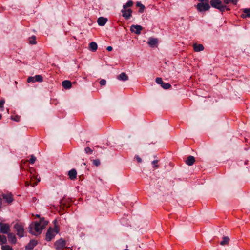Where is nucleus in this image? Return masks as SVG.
I'll list each match as a JSON object with an SVG mask.
<instances>
[{"label": "nucleus", "mask_w": 250, "mask_h": 250, "mask_svg": "<svg viewBox=\"0 0 250 250\" xmlns=\"http://www.w3.org/2000/svg\"><path fill=\"white\" fill-rule=\"evenodd\" d=\"M48 223L43 218H41L39 222H34L29 225V232L34 235L41 234Z\"/></svg>", "instance_id": "f257e3e1"}, {"label": "nucleus", "mask_w": 250, "mask_h": 250, "mask_svg": "<svg viewBox=\"0 0 250 250\" xmlns=\"http://www.w3.org/2000/svg\"><path fill=\"white\" fill-rule=\"evenodd\" d=\"M14 228L16 230L17 235L20 237L21 238L24 236V226L21 223H17L14 225Z\"/></svg>", "instance_id": "f03ea898"}, {"label": "nucleus", "mask_w": 250, "mask_h": 250, "mask_svg": "<svg viewBox=\"0 0 250 250\" xmlns=\"http://www.w3.org/2000/svg\"><path fill=\"white\" fill-rule=\"evenodd\" d=\"M196 7L198 12H201L209 10L210 8V5L209 2H200L196 5Z\"/></svg>", "instance_id": "7ed1b4c3"}, {"label": "nucleus", "mask_w": 250, "mask_h": 250, "mask_svg": "<svg viewBox=\"0 0 250 250\" xmlns=\"http://www.w3.org/2000/svg\"><path fill=\"white\" fill-rule=\"evenodd\" d=\"M66 245V241L62 238H60L55 242L54 247L56 250H61V249L65 248Z\"/></svg>", "instance_id": "20e7f679"}, {"label": "nucleus", "mask_w": 250, "mask_h": 250, "mask_svg": "<svg viewBox=\"0 0 250 250\" xmlns=\"http://www.w3.org/2000/svg\"><path fill=\"white\" fill-rule=\"evenodd\" d=\"M0 232L8 234L10 232V227L8 224L0 223Z\"/></svg>", "instance_id": "39448f33"}, {"label": "nucleus", "mask_w": 250, "mask_h": 250, "mask_svg": "<svg viewBox=\"0 0 250 250\" xmlns=\"http://www.w3.org/2000/svg\"><path fill=\"white\" fill-rule=\"evenodd\" d=\"M121 13H122V16L126 20L129 19L131 17L132 10L131 9H124L121 10Z\"/></svg>", "instance_id": "423d86ee"}, {"label": "nucleus", "mask_w": 250, "mask_h": 250, "mask_svg": "<svg viewBox=\"0 0 250 250\" xmlns=\"http://www.w3.org/2000/svg\"><path fill=\"white\" fill-rule=\"evenodd\" d=\"M55 235L56 234L54 232L53 229L50 227L46 234V240L47 241H51L54 237Z\"/></svg>", "instance_id": "0eeeda50"}, {"label": "nucleus", "mask_w": 250, "mask_h": 250, "mask_svg": "<svg viewBox=\"0 0 250 250\" xmlns=\"http://www.w3.org/2000/svg\"><path fill=\"white\" fill-rule=\"evenodd\" d=\"M143 28L139 25H132L130 27V31L136 34L139 35Z\"/></svg>", "instance_id": "6e6552de"}, {"label": "nucleus", "mask_w": 250, "mask_h": 250, "mask_svg": "<svg viewBox=\"0 0 250 250\" xmlns=\"http://www.w3.org/2000/svg\"><path fill=\"white\" fill-rule=\"evenodd\" d=\"M209 3L210 6L217 9L223 4L220 0H211Z\"/></svg>", "instance_id": "1a4fd4ad"}, {"label": "nucleus", "mask_w": 250, "mask_h": 250, "mask_svg": "<svg viewBox=\"0 0 250 250\" xmlns=\"http://www.w3.org/2000/svg\"><path fill=\"white\" fill-rule=\"evenodd\" d=\"M37 244V241L33 239L31 240L28 244L25 247V250H32Z\"/></svg>", "instance_id": "9d476101"}, {"label": "nucleus", "mask_w": 250, "mask_h": 250, "mask_svg": "<svg viewBox=\"0 0 250 250\" xmlns=\"http://www.w3.org/2000/svg\"><path fill=\"white\" fill-rule=\"evenodd\" d=\"M7 237L9 243L11 244H15L17 243V239L14 233L10 232L7 234Z\"/></svg>", "instance_id": "9b49d317"}, {"label": "nucleus", "mask_w": 250, "mask_h": 250, "mask_svg": "<svg viewBox=\"0 0 250 250\" xmlns=\"http://www.w3.org/2000/svg\"><path fill=\"white\" fill-rule=\"evenodd\" d=\"M2 196L3 199H4L8 204H11L13 200L12 195L11 193L2 194Z\"/></svg>", "instance_id": "f8f14e48"}, {"label": "nucleus", "mask_w": 250, "mask_h": 250, "mask_svg": "<svg viewBox=\"0 0 250 250\" xmlns=\"http://www.w3.org/2000/svg\"><path fill=\"white\" fill-rule=\"evenodd\" d=\"M77 171L75 169H72L68 172L69 178L72 180H74L77 177Z\"/></svg>", "instance_id": "ddd939ff"}, {"label": "nucleus", "mask_w": 250, "mask_h": 250, "mask_svg": "<svg viewBox=\"0 0 250 250\" xmlns=\"http://www.w3.org/2000/svg\"><path fill=\"white\" fill-rule=\"evenodd\" d=\"M107 19L105 18L100 17L97 20V22L100 26H104L105 24Z\"/></svg>", "instance_id": "4468645a"}, {"label": "nucleus", "mask_w": 250, "mask_h": 250, "mask_svg": "<svg viewBox=\"0 0 250 250\" xmlns=\"http://www.w3.org/2000/svg\"><path fill=\"white\" fill-rule=\"evenodd\" d=\"M117 79L120 81H125L128 80V76L125 72H122L117 76Z\"/></svg>", "instance_id": "2eb2a0df"}, {"label": "nucleus", "mask_w": 250, "mask_h": 250, "mask_svg": "<svg viewBox=\"0 0 250 250\" xmlns=\"http://www.w3.org/2000/svg\"><path fill=\"white\" fill-rule=\"evenodd\" d=\"M195 161V159L194 157L193 156H189L186 161V163L188 166H192L193 165Z\"/></svg>", "instance_id": "dca6fc26"}, {"label": "nucleus", "mask_w": 250, "mask_h": 250, "mask_svg": "<svg viewBox=\"0 0 250 250\" xmlns=\"http://www.w3.org/2000/svg\"><path fill=\"white\" fill-rule=\"evenodd\" d=\"M62 85L65 89H70L72 86V84L70 81L65 80L62 82Z\"/></svg>", "instance_id": "f3484780"}, {"label": "nucleus", "mask_w": 250, "mask_h": 250, "mask_svg": "<svg viewBox=\"0 0 250 250\" xmlns=\"http://www.w3.org/2000/svg\"><path fill=\"white\" fill-rule=\"evenodd\" d=\"M243 18L250 17V8H245L243 9V13L241 15Z\"/></svg>", "instance_id": "a211bd4d"}, {"label": "nucleus", "mask_w": 250, "mask_h": 250, "mask_svg": "<svg viewBox=\"0 0 250 250\" xmlns=\"http://www.w3.org/2000/svg\"><path fill=\"white\" fill-rule=\"evenodd\" d=\"M158 42V40L156 38H150L148 42V44L151 47H154Z\"/></svg>", "instance_id": "6ab92c4d"}, {"label": "nucleus", "mask_w": 250, "mask_h": 250, "mask_svg": "<svg viewBox=\"0 0 250 250\" xmlns=\"http://www.w3.org/2000/svg\"><path fill=\"white\" fill-rule=\"evenodd\" d=\"M89 48L91 51L95 52L97 49L98 46L95 42H92L89 43Z\"/></svg>", "instance_id": "aec40b11"}, {"label": "nucleus", "mask_w": 250, "mask_h": 250, "mask_svg": "<svg viewBox=\"0 0 250 250\" xmlns=\"http://www.w3.org/2000/svg\"><path fill=\"white\" fill-rule=\"evenodd\" d=\"M193 47H194V51L196 52H199V51H202L204 50V48L203 45L201 44H195L193 45Z\"/></svg>", "instance_id": "412c9836"}, {"label": "nucleus", "mask_w": 250, "mask_h": 250, "mask_svg": "<svg viewBox=\"0 0 250 250\" xmlns=\"http://www.w3.org/2000/svg\"><path fill=\"white\" fill-rule=\"evenodd\" d=\"M7 239L6 237L3 235L0 234V245L2 246V245H4L7 244Z\"/></svg>", "instance_id": "4be33fe9"}, {"label": "nucleus", "mask_w": 250, "mask_h": 250, "mask_svg": "<svg viewBox=\"0 0 250 250\" xmlns=\"http://www.w3.org/2000/svg\"><path fill=\"white\" fill-rule=\"evenodd\" d=\"M229 240L230 239L228 236H224L223 240L220 242V245L222 246L228 245Z\"/></svg>", "instance_id": "5701e85b"}, {"label": "nucleus", "mask_w": 250, "mask_h": 250, "mask_svg": "<svg viewBox=\"0 0 250 250\" xmlns=\"http://www.w3.org/2000/svg\"><path fill=\"white\" fill-rule=\"evenodd\" d=\"M220 12L223 13L226 10L227 11L230 10V9L227 7L225 4H222V5L219 7L218 9Z\"/></svg>", "instance_id": "b1692460"}, {"label": "nucleus", "mask_w": 250, "mask_h": 250, "mask_svg": "<svg viewBox=\"0 0 250 250\" xmlns=\"http://www.w3.org/2000/svg\"><path fill=\"white\" fill-rule=\"evenodd\" d=\"M136 6L140 8L139 10V12L140 13H142L145 8V6L143 5L140 2H137Z\"/></svg>", "instance_id": "393cba45"}, {"label": "nucleus", "mask_w": 250, "mask_h": 250, "mask_svg": "<svg viewBox=\"0 0 250 250\" xmlns=\"http://www.w3.org/2000/svg\"><path fill=\"white\" fill-rule=\"evenodd\" d=\"M133 4V2L132 0H128L126 3L124 4L123 8L124 9H127L128 7H131Z\"/></svg>", "instance_id": "a878e982"}, {"label": "nucleus", "mask_w": 250, "mask_h": 250, "mask_svg": "<svg viewBox=\"0 0 250 250\" xmlns=\"http://www.w3.org/2000/svg\"><path fill=\"white\" fill-rule=\"evenodd\" d=\"M1 249L2 250H13L12 247L6 244L2 245V246H1Z\"/></svg>", "instance_id": "bb28decb"}, {"label": "nucleus", "mask_w": 250, "mask_h": 250, "mask_svg": "<svg viewBox=\"0 0 250 250\" xmlns=\"http://www.w3.org/2000/svg\"><path fill=\"white\" fill-rule=\"evenodd\" d=\"M36 38L35 36H32L31 37L29 38V42L31 44H36L37 42L36 41Z\"/></svg>", "instance_id": "cd10ccee"}, {"label": "nucleus", "mask_w": 250, "mask_h": 250, "mask_svg": "<svg viewBox=\"0 0 250 250\" xmlns=\"http://www.w3.org/2000/svg\"><path fill=\"white\" fill-rule=\"evenodd\" d=\"M34 77L36 82H42L43 81V78L41 75H37Z\"/></svg>", "instance_id": "c85d7f7f"}, {"label": "nucleus", "mask_w": 250, "mask_h": 250, "mask_svg": "<svg viewBox=\"0 0 250 250\" xmlns=\"http://www.w3.org/2000/svg\"><path fill=\"white\" fill-rule=\"evenodd\" d=\"M56 222V220H55L54 221V223H55ZM53 231H54V232L57 234V233H59V231H60V229H59V227L58 226L56 225V224H55V227H54V228L53 229Z\"/></svg>", "instance_id": "c756f323"}, {"label": "nucleus", "mask_w": 250, "mask_h": 250, "mask_svg": "<svg viewBox=\"0 0 250 250\" xmlns=\"http://www.w3.org/2000/svg\"><path fill=\"white\" fill-rule=\"evenodd\" d=\"M161 86L165 89H168L171 87V85L169 83H164L162 84Z\"/></svg>", "instance_id": "7c9ffc66"}, {"label": "nucleus", "mask_w": 250, "mask_h": 250, "mask_svg": "<svg viewBox=\"0 0 250 250\" xmlns=\"http://www.w3.org/2000/svg\"><path fill=\"white\" fill-rule=\"evenodd\" d=\"M155 82L157 84H161V85L163 84V81H162V78L159 77L156 79Z\"/></svg>", "instance_id": "2f4dec72"}, {"label": "nucleus", "mask_w": 250, "mask_h": 250, "mask_svg": "<svg viewBox=\"0 0 250 250\" xmlns=\"http://www.w3.org/2000/svg\"><path fill=\"white\" fill-rule=\"evenodd\" d=\"M84 151L86 154H91L93 152V150H92L90 147H86L85 148Z\"/></svg>", "instance_id": "473e14b6"}, {"label": "nucleus", "mask_w": 250, "mask_h": 250, "mask_svg": "<svg viewBox=\"0 0 250 250\" xmlns=\"http://www.w3.org/2000/svg\"><path fill=\"white\" fill-rule=\"evenodd\" d=\"M100 161L99 159H95L93 160V164L96 166H99L100 165Z\"/></svg>", "instance_id": "72a5a7b5"}, {"label": "nucleus", "mask_w": 250, "mask_h": 250, "mask_svg": "<svg viewBox=\"0 0 250 250\" xmlns=\"http://www.w3.org/2000/svg\"><path fill=\"white\" fill-rule=\"evenodd\" d=\"M36 160V157H35L34 155H31V158L29 160V162L31 164H33L35 163Z\"/></svg>", "instance_id": "f704fd0d"}, {"label": "nucleus", "mask_w": 250, "mask_h": 250, "mask_svg": "<svg viewBox=\"0 0 250 250\" xmlns=\"http://www.w3.org/2000/svg\"><path fill=\"white\" fill-rule=\"evenodd\" d=\"M27 82L28 83H30V82L34 83V82H35L36 81H35V77H32V76L29 77L28 78V79H27Z\"/></svg>", "instance_id": "c9c22d12"}, {"label": "nucleus", "mask_w": 250, "mask_h": 250, "mask_svg": "<svg viewBox=\"0 0 250 250\" xmlns=\"http://www.w3.org/2000/svg\"><path fill=\"white\" fill-rule=\"evenodd\" d=\"M158 160H155L152 162V164L153 165V167L156 168L158 167V165H157V163H158Z\"/></svg>", "instance_id": "e433bc0d"}, {"label": "nucleus", "mask_w": 250, "mask_h": 250, "mask_svg": "<svg viewBox=\"0 0 250 250\" xmlns=\"http://www.w3.org/2000/svg\"><path fill=\"white\" fill-rule=\"evenodd\" d=\"M106 83V81L104 79H102L100 81V84L101 85H105Z\"/></svg>", "instance_id": "4c0bfd02"}, {"label": "nucleus", "mask_w": 250, "mask_h": 250, "mask_svg": "<svg viewBox=\"0 0 250 250\" xmlns=\"http://www.w3.org/2000/svg\"><path fill=\"white\" fill-rule=\"evenodd\" d=\"M5 103V100L4 99H2L0 101V107L1 108H3V105Z\"/></svg>", "instance_id": "58836bf2"}, {"label": "nucleus", "mask_w": 250, "mask_h": 250, "mask_svg": "<svg viewBox=\"0 0 250 250\" xmlns=\"http://www.w3.org/2000/svg\"><path fill=\"white\" fill-rule=\"evenodd\" d=\"M12 119L15 121L18 122L20 120V117L18 116H16L14 117H12Z\"/></svg>", "instance_id": "ea45409f"}, {"label": "nucleus", "mask_w": 250, "mask_h": 250, "mask_svg": "<svg viewBox=\"0 0 250 250\" xmlns=\"http://www.w3.org/2000/svg\"><path fill=\"white\" fill-rule=\"evenodd\" d=\"M231 0H223V2L225 4H228L230 3Z\"/></svg>", "instance_id": "a19ab883"}, {"label": "nucleus", "mask_w": 250, "mask_h": 250, "mask_svg": "<svg viewBox=\"0 0 250 250\" xmlns=\"http://www.w3.org/2000/svg\"><path fill=\"white\" fill-rule=\"evenodd\" d=\"M135 158L139 163H141L142 162V159L138 156H136Z\"/></svg>", "instance_id": "79ce46f5"}, {"label": "nucleus", "mask_w": 250, "mask_h": 250, "mask_svg": "<svg viewBox=\"0 0 250 250\" xmlns=\"http://www.w3.org/2000/svg\"><path fill=\"white\" fill-rule=\"evenodd\" d=\"M230 2H232L234 5H236L237 4L238 0H231Z\"/></svg>", "instance_id": "37998d69"}, {"label": "nucleus", "mask_w": 250, "mask_h": 250, "mask_svg": "<svg viewBox=\"0 0 250 250\" xmlns=\"http://www.w3.org/2000/svg\"><path fill=\"white\" fill-rule=\"evenodd\" d=\"M106 49L108 51H111L113 49V48L112 46H109L107 47Z\"/></svg>", "instance_id": "c03bdc74"}, {"label": "nucleus", "mask_w": 250, "mask_h": 250, "mask_svg": "<svg viewBox=\"0 0 250 250\" xmlns=\"http://www.w3.org/2000/svg\"><path fill=\"white\" fill-rule=\"evenodd\" d=\"M1 206H2V199L0 197V208H1Z\"/></svg>", "instance_id": "a18cd8bd"}, {"label": "nucleus", "mask_w": 250, "mask_h": 250, "mask_svg": "<svg viewBox=\"0 0 250 250\" xmlns=\"http://www.w3.org/2000/svg\"><path fill=\"white\" fill-rule=\"evenodd\" d=\"M1 117H2V116H1V115L0 114V120L1 119Z\"/></svg>", "instance_id": "49530a36"}, {"label": "nucleus", "mask_w": 250, "mask_h": 250, "mask_svg": "<svg viewBox=\"0 0 250 250\" xmlns=\"http://www.w3.org/2000/svg\"><path fill=\"white\" fill-rule=\"evenodd\" d=\"M37 185V183H35V184H34L33 185V186H34L35 185Z\"/></svg>", "instance_id": "de8ad7c7"}]
</instances>
